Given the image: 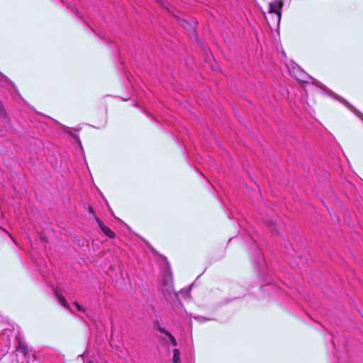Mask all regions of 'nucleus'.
<instances>
[{
    "mask_svg": "<svg viewBox=\"0 0 363 363\" xmlns=\"http://www.w3.org/2000/svg\"><path fill=\"white\" fill-rule=\"evenodd\" d=\"M16 352L18 354H21L28 363H33V361L36 359L35 354L33 352L31 349L23 343L18 344Z\"/></svg>",
    "mask_w": 363,
    "mask_h": 363,
    "instance_id": "1",
    "label": "nucleus"
},
{
    "mask_svg": "<svg viewBox=\"0 0 363 363\" xmlns=\"http://www.w3.org/2000/svg\"><path fill=\"white\" fill-rule=\"evenodd\" d=\"M283 6V3L280 0H275L272 2L269 3V13H274L277 15L278 23L280 22L281 16V9Z\"/></svg>",
    "mask_w": 363,
    "mask_h": 363,
    "instance_id": "2",
    "label": "nucleus"
},
{
    "mask_svg": "<svg viewBox=\"0 0 363 363\" xmlns=\"http://www.w3.org/2000/svg\"><path fill=\"white\" fill-rule=\"evenodd\" d=\"M289 71L296 79L302 82L305 81L306 74L303 69H300V67H293L291 69H289Z\"/></svg>",
    "mask_w": 363,
    "mask_h": 363,
    "instance_id": "3",
    "label": "nucleus"
},
{
    "mask_svg": "<svg viewBox=\"0 0 363 363\" xmlns=\"http://www.w3.org/2000/svg\"><path fill=\"white\" fill-rule=\"evenodd\" d=\"M96 221L101 231L106 235L110 238H113L115 237V233L109 228L106 226L100 219L96 218Z\"/></svg>",
    "mask_w": 363,
    "mask_h": 363,
    "instance_id": "4",
    "label": "nucleus"
},
{
    "mask_svg": "<svg viewBox=\"0 0 363 363\" xmlns=\"http://www.w3.org/2000/svg\"><path fill=\"white\" fill-rule=\"evenodd\" d=\"M159 331L162 333H164V335H166L168 337L169 340H166L167 342L171 343L172 345H173V346H177V342L176 339L167 330H166L165 329H164L162 328H160Z\"/></svg>",
    "mask_w": 363,
    "mask_h": 363,
    "instance_id": "5",
    "label": "nucleus"
},
{
    "mask_svg": "<svg viewBox=\"0 0 363 363\" xmlns=\"http://www.w3.org/2000/svg\"><path fill=\"white\" fill-rule=\"evenodd\" d=\"M172 363H181L180 361V352L178 349L173 350Z\"/></svg>",
    "mask_w": 363,
    "mask_h": 363,
    "instance_id": "6",
    "label": "nucleus"
},
{
    "mask_svg": "<svg viewBox=\"0 0 363 363\" xmlns=\"http://www.w3.org/2000/svg\"><path fill=\"white\" fill-rule=\"evenodd\" d=\"M73 306L77 311L81 312V313H85V311H86L85 308L82 306L77 303V302H74L73 303Z\"/></svg>",
    "mask_w": 363,
    "mask_h": 363,
    "instance_id": "7",
    "label": "nucleus"
},
{
    "mask_svg": "<svg viewBox=\"0 0 363 363\" xmlns=\"http://www.w3.org/2000/svg\"><path fill=\"white\" fill-rule=\"evenodd\" d=\"M64 129L65 130V131H66L67 133H69V134H70L73 138H75V140H77V142H78V143H79V145H81V141H80L79 138V136H78V135H74V134H72L69 130H68V128H67V127H65H65H64Z\"/></svg>",
    "mask_w": 363,
    "mask_h": 363,
    "instance_id": "8",
    "label": "nucleus"
},
{
    "mask_svg": "<svg viewBox=\"0 0 363 363\" xmlns=\"http://www.w3.org/2000/svg\"><path fill=\"white\" fill-rule=\"evenodd\" d=\"M58 300L64 307H68L67 301L62 296H58Z\"/></svg>",
    "mask_w": 363,
    "mask_h": 363,
    "instance_id": "9",
    "label": "nucleus"
},
{
    "mask_svg": "<svg viewBox=\"0 0 363 363\" xmlns=\"http://www.w3.org/2000/svg\"><path fill=\"white\" fill-rule=\"evenodd\" d=\"M180 24L184 26V27H186V26H191V25L186 21L184 20H182L181 22H180Z\"/></svg>",
    "mask_w": 363,
    "mask_h": 363,
    "instance_id": "10",
    "label": "nucleus"
},
{
    "mask_svg": "<svg viewBox=\"0 0 363 363\" xmlns=\"http://www.w3.org/2000/svg\"><path fill=\"white\" fill-rule=\"evenodd\" d=\"M167 290H168V293H169V294H170V293H171V291H172V286L171 284H169V285L168 286V289H167Z\"/></svg>",
    "mask_w": 363,
    "mask_h": 363,
    "instance_id": "11",
    "label": "nucleus"
}]
</instances>
